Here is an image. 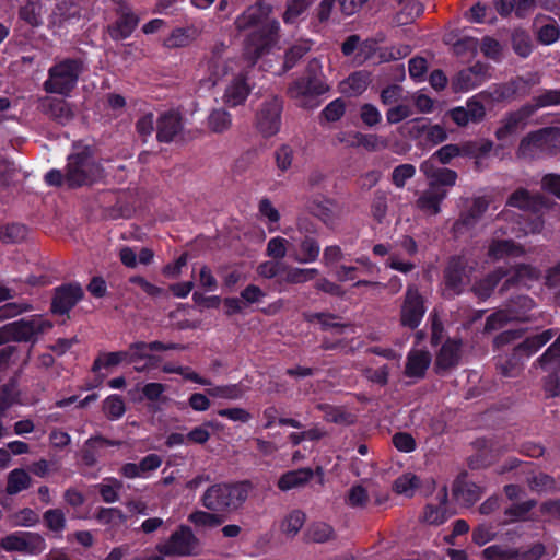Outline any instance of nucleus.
<instances>
[{
    "instance_id": "1",
    "label": "nucleus",
    "mask_w": 560,
    "mask_h": 560,
    "mask_svg": "<svg viewBox=\"0 0 560 560\" xmlns=\"http://www.w3.org/2000/svg\"><path fill=\"white\" fill-rule=\"evenodd\" d=\"M271 7L258 1L240 14L234 25L237 32L253 31L245 39L244 56L253 65L278 42L280 23L277 20L266 21Z\"/></svg>"
},
{
    "instance_id": "2",
    "label": "nucleus",
    "mask_w": 560,
    "mask_h": 560,
    "mask_svg": "<svg viewBox=\"0 0 560 560\" xmlns=\"http://www.w3.org/2000/svg\"><path fill=\"white\" fill-rule=\"evenodd\" d=\"M103 173L102 165L95 160L93 148L74 142L72 152L67 156L65 173L61 170L51 168L45 174L44 180L51 187L66 185L69 189H78L100 182Z\"/></svg>"
},
{
    "instance_id": "3",
    "label": "nucleus",
    "mask_w": 560,
    "mask_h": 560,
    "mask_svg": "<svg viewBox=\"0 0 560 560\" xmlns=\"http://www.w3.org/2000/svg\"><path fill=\"white\" fill-rule=\"evenodd\" d=\"M330 86L325 80L322 63L317 58L307 62L304 73L288 86V95L300 107L313 109L319 105L317 97L326 94Z\"/></svg>"
},
{
    "instance_id": "4",
    "label": "nucleus",
    "mask_w": 560,
    "mask_h": 560,
    "mask_svg": "<svg viewBox=\"0 0 560 560\" xmlns=\"http://www.w3.org/2000/svg\"><path fill=\"white\" fill-rule=\"evenodd\" d=\"M250 490L249 481L215 483L201 497L202 505L214 512H231L243 505Z\"/></svg>"
},
{
    "instance_id": "5",
    "label": "nucleus",
    "mask_w": 560,
    "mask_h": 560,
    "mask_svg": "<svg viewBox=\"0 0 560 560\" xmlns=\"http://www.w3.org/2000/svg\"><path fill=\"white\" fill-rule=\"evenodd\" d=\"M83 71L84 62L81 58H65L48 69V78L43 88L47 93L69 96Z\"/></svg>"
},
{
    "instance_id": "6",
    "label": "nucleus",
    "mask_w": 560,
    "mask_h": 560,
    "mask_svg": "<svg viewBox=\"0 0 560 560\" xmlns=\"http://www.w3.org/2000/svg\"><path fill=\"white\" fill-rule=\"evenodd\" d=\"M534 300L524 294L511 296L504 307L490 314L485 323V330L491 331L502 328L510 322H527L535 307Z\"/></svg>"
},
{
    "instance_id": "7",
    "label": "nucleus",
    "mask_w": 560,
    "mask_h": 560,
    "mask_svg": "<svg viewBox=\"0 0 560 560\" xmlns=\"http://www.w3.org/2000/svg\"><path fill=\"white\" fill-rule=\"evenodd\" d=\"M51 325L39 316H31L8 323L0 327V346L10 341L35 343L38 336Z\"/></svg>"
},
{
    "instance_id": "8",
    "label": "nucleus",
    "mask_w": 560,
    "mask_h": 560,
    "mask_svg": "<svg viewBox=\"0 0 560 560\" xmlns=\"http://www.w3.org/2000/svg\"><path fill=\"white\" fill-rule=\"evenodd\" d=\"M427 312L424 296L416 284H408L402 303L400 305V325L410 330H416Z\"/></svg>"
},
{
    "instance_id": "9",
    "label": "nucleus",
    "mask_w": 560,
    "mask_h": 560,
    "mask_svg": "<svg viewBox=\"0 0 560 560\" xmlns=\"http://www.w3.org/2000/svg\"><path fill=\"white\" fill-rule=\"evenodd\" d=\"M282 110L283 102L278 96H271L260 104L256 112L255 126L264 138H270L280 131Z\"/></svg>"
},
{
    "instance_id": "10",
    "label": "nucleus",
    "mask_w": 560,
    "mask_h": 560,
    "mask_svg": "<svg viewBox=\"0 0 560 560\" xmlns=\"http://www.w3.org/2000/svg\"><path fill=\"white\" fill-rule=\"evenodd\" d=\"M198 548L199 539L187 525H180L165 542L156 547L158 551L166 557L194 556L197 555Z\"/></svg>"
},
{
    "instance_id": "11",
    "label": "nucleus",
    "mask_w": 560,
    "mask_h": 560,
    "mask_svg": "<svg viewBox=\"0 0 560 560\" xmlns=\"http://www.w3.org/2000/svg\"><path fill=\"white\" fill-rule=\"evenodd\" d=\"M84 299V290L80 282L70 281L54 288L50 312L58 316H69L71 310Z\"/></svg>"
},
{
    "instance_id": "12",
    "label": "nucleus",
    "mask_w": 560,
    "mask_h": 560,
    "mask_svg": "<svg viewBox=\"0 0 560 560\" xmlns=\"http://www.w3.org/2000/svg\"><path fill=\"white\" fill-rule=\"evenodd\" d=\"M0 547L7 551L39 555L46 547L45 538L33 532H15L7 535L0 541Z\"/></svg>"
},
{
    "instance_id": "13",
    "label": "nucleus",
    "mask_w": 560,
    "mask_h": 560,
    "mask_svg": "<svg viewBox=\"0 0 560 560\" xmlns=\"http://www.w3.org/2000/svg\"><path fill=\"white\" fill-rule=\"evenodd\" d=\"M467 277V259L464 256H452L443 271L444 296L453 299L464 292Z\"/></svg>"
},
{
    "instance_id": "14",
    "label": "nucleus",
    "mask_w": 560,
    "mask_h": 560,
    "mask_svg": "<svg viewBox=\"0 0 560 560\" xmlns=\"http://www.w3.org/2000/svg\"><path fill=\"white\" fill-rule=\"evenodd\" d=\"M535 148L548 154L560 151V127H545L526 135L520 142V149Z\"/></svg>"
},
{
    "instance_id": "15",
    "label": "nucleus",
    "mask_w": 560,
    "mask_h": 560,
    "mask_svg": "<svg viewBox=\"0 0 560 560\" xmlns=\"http://www.w3.org/2000/svg\"><path fill=\"white\" fill-rule=\"evenodd\" d=\"M116 20L107 25V34L115 40L129 38L140 23L139 15L127 4L115 8Z\"/></svg>"
},
{
    "instance_id": "16",
    "label": "nucleus",
    "mask_w": 560,
    "mask_h": 560,
    "mask_svg": "<svg viewBox=\"0 0 560 560\" xmlns=\"http://www.w3.org/2000/svg\"><path fill=\"white\" fill-rule=\"evenodd\" d=\"M532 116V110L526 104L522 105L516 110L505 113L500 120V127L494 132L497 140L505 142L515 137L518 131L527 126L528 119Z\"/></svg>"
},
{
    "instance_id": "17",
    "label": "nucleus",
    "mask_w": 560,
    "mask_h": 560,
    "mask_svg": "<svg viewBox=\"0 0 560 560\" xmlns=\"http://www.w3.org/2000/svg\"><path fill=\"white\" fill-rule=\"evenodd\" d=\"M462 355V340L460 339H446L440 348L435 357L434 370L438 374L456 368L460 361Z\"/></svg>"
},
{
    "instance_id": "18",
    "label": "nucleus",
    "mask_w": 560,
    "mask_h": 560,
    "mask_svg": "<svg viewBox=\"0 0 560 560\" xmlns=\"http://www.w3.org/2000/svg\"><path fill=\"white\" fill-rule=\"evenodd\" d=\"M420 171L429 180V187L443 188L453 187L457 180V173L451 168L439 167L432 161H423L420 164Z\"/></svg>"
},
{
    "instance_id": "19",
    "label": "nucleus",
    "mask_w": 560,
    "mask_h": 560,
    "mask_svg": "<svg viewBox=\"0 0 560 560\" xmlns=\"http://www.w3.org/2000/svg\"><path fill=\"white\" fill-rule=\"evenodd\" d=\"M40 109L44 115L62 126L70 122L74 117L71 104L65 98L47 96L42 101Z\"/></svg>"
},
{
    "instance_id": "20",
    "label": "nucleus",
    "mask_w": 560,
    "mask_h": 560,
    "mask_svg": "<svg viewBox=\"0 0 560 560\" xmlns=\"http://www.w3.org/2000/svg\"><path fill=\"white\" fill-rule=\"evenodd\" d=\"M509 275L504 278L501 290H509L513 287H528L529 282L540 278V270L528 264H518L514 267H506Z\"/></svg>"
},
{
    "instance_id": "21",
    "label": "nucleus",
    "mask_w": 560,
    "mask_h": 560,
    "mask_svg": "<svg viewBox=\"0 0 560 560\" xmlns=\"http://www.w3.org/2000/svg\"><path fill=\"white\" fill-rule=\"evenodd\" d=\"M183 130V118L179 113L168 110L156 121V139L161 143H170Z\"/></svg>"
},
{
    "instance_id": "22",
    "label": "nucleus",
    "mask_w": 560,
    "mask_h": 560,
    "mask_svg": "<svg viewBox=\"0 0 560 560\" xmlns=\"http://www.w3.org/2000/svg\"><path fill=\"white\" fill-rule=\"evenodd\" d=\"M252 86L248 84L247 74L244 72L235 75L224 91L223 100L230 107L242 105L247 100Z\"/></svg>"
},
{
    "instance_id": "23",
    "label": "nucleus",
    "mask_w": 560,
    "mask_h": 560,
    "mask_svg": "<svg viewBox=\"0 0 560 560\" xmlns=\"http://www.w3.org/2000/svg\"><path fill=\"white\" fill-rule=\"evenodd\" d=\"M556 331L552 328L546 329L539 334L528 336L523 341L513 347L516 353L525 361L537 353L545 345H547Z\"/></svg>"
},
{
    "instance_id": "24",
    "label": "nucleus",
    "mask_w": 560,
    "mask_h": 560,
    "mask_svg": "<svg viewBox=\"0 0 560 560\" xmlns=\"http://www.w3.org/2000/svg\"><path fill=\"white\" fill-rule=\"evenodd\" d=\"M412 122L410 133L416 138L424 136L425 141L431 145H438L447 139V132L441 125H429L424 118H417Z\"/></svg>"
},
{
    "instance_id": "25",
    "label": "nucleus",
    "mask_w": 560,
    "mask_h": 560,
    "mask_svg": "<svg viewBox=\"0 0 560 560\" xmlns=\"http://www.w3.org/2000/svg\"><path fill=\"white\" fill-rule=\"evenodd\" d=\"M432 361L431 353L427 350L410 351L405 364L407 377L422 378Z\"/></svg>"
},
{
    "instance_id": "26",
    "label": "nucleus",
    "mask_w": 560,
    "mask_h": 560,
    "mask_svg": "<svg viewBox=\"0 0 560 560\" xmlns=\"http://www.w3.org/2000/svg\"><path fill=\"white\" fill-rule=\"evenodd\" d=\"M298 253L294 257L295 261L300 264L315 262L319 258L320 243L318 237L307 236L296 237Z\"/></svg>"
},
{
    "instance_id": "27",
    "label": "nucleus",
    "mask_w": 560,
    "mask_h": 560,
    "mask_svg": "<svg viewBox=\"0 0 560 560\" xmlns=\"http://www.w3.org/2000/svg\"><path fill=\"white\" fill-rule=\"evenodd\" d=\"M121 443L117 440H110L103 435H94L85 441L81 452V460L88 467H94L97 463V447L102 446H119Z\"/></svg>"
},
{
    "instance_id": "28",
    "label": "nucleus",
    "mask_w": 560,
    "mask_h": 560,
    "mask_svg": "<svg viewBox=\"0 0 560 560\" xmlns=\"http://www.w3.org/2000/svg\"><path fill=\"white\" fill-rule=\"evenodd\" d=\"M446 189L429 187L417 199V207L423 212L436 215L438 213H440L441 203L446 198Z\"/></svg>"
},
{
    "instance_id": "29",
    "label": "nucleus",
    "mask_w": 560,
    "mask_h": 560,
    "mask_svg": "<svg viewBox=\"0 0 560 560\" xmlns=\"http://www.w3.org/2000/svg\"><path fill=\"white\" fill-rule=\"evenodd\" d=\"M509 275L506 267L500 266L475 283L476 294L482 299L489 298L499 283Z\"/></svg>"
},
{
    "instance_id": "30",
    "label": "nucleus",
    "mask_w": 560,
    "mask_h": 560,
    "mask_svg": "<svg viewBox=\"0 0 560 560\" xmlns=\"http://www.w3.org/2000/svg\"><path fill=\"white\" fill-rule=\"evenodd\" d=\"M336 206L332 199H313L307 203L308 212L320 220L326 226L332 228L336 223V213L334 207Z\"/></svg>"
},
{
    "instance_id": "31",
    "label": "nucleus",
    "mask_w": 560,
    "mask_h": 560,
    "mask_svg": "<svg viewBox=\"0 0 560 560\" xmlns=\"http://www.w3.org/2000/svg\"><path fill=\"white\" fill-rule=\"evenodd\" d=\"M336 537L334 527L322 521L311 523L304 533L305 541L315 544H325L335 540Z\"/></svg>"
},
{
    "instance_id": "32",
    "label": "nucleus",
    "mask_w": 560,
    "mask_h": 560,
    "mask_svg": "<svg viewBox=\"0 0 560 560\" xmlns=\"http://www.w3.org/2000/svg\"><path fill=\"white\" fill-rule=\"evenodd\" d=\"M148 351H152L151 341H136L129 345L126 350L127 362L137 363L141 360H148L151 366H156L161 362V357L151 354Z\"/></svg>"
},
{
    "instance_id": "33",
    "label": "nucleus",
    "mask_w": 560,
    "mask_h": 560,
    "mask_svg": "<svg viewBox=\"0 0 560 560\" xmlns=\"http://www.w3.org/2000/svg\"><path fill=\"white\" fill-rule=\"evenodd\" d=\"M313 478L311 468H299L284 472L278 480V488L288 491L307 483Z\"/></svg>"
},
{
    "instance_id": "34",
    "label": "nucleus",
    "mask_w": 560,
    "mask_h": 560,
    "mask_svg": "<svg viewBox=\"0 0 560 560\" xmlns=\"http://www.w3.org/2000/svg\"><path fill=\"white\" fill-rule=\"evenodd\" d=\"M438 499L440 500L439 505L427 504L423 512V520L428 524L431 525H440L443 524L447 520L446 515V502H447V491L446 488H443L438 493Z\"/></svg>"
},
{
    "instance_id": "35",
    "label": "nucleus",
    "mask_w": 560,
    "mask_h": 560,
    "mask_svg": "<svg viewBox=\"0 0 560 560\" xmlns=\"http://www.w3.org/2000/svg\"><path fill=\"white\" fill-rule=\"evenodd\" d=\"M524 362L525 361L520 357L518 353H516L515 349L513 348L511 353L504 357H499L497 362V370L499 374L504 377H516L523 370Z\"/></svg>"
},
{
    "instance_id": "36",
    "label": "nucleus",
    "mask_w": 560,
    "mask_h": 560,
    "mask_svg": "<svg viewBox=\"0 0 560 560\" xmlns=\"http://www.w3.org/2000/svg\"><path fill=\"white\" fill-rule=\"evenodd\" d=\"M197 37V30L194 26L175 27L164 39L166 48H183L189 46Z\"/></svg>"
},
{
    "instance_id": "37",
    "label": "nucleus",
    "mask_w": 560,
    "mask_h": 560,
    "mask_svg": "<svg viewBox=\"0 0 560 560\" xmlns=\"http://www.w3.org/2000/svg\"><path fill=\"white\" fill-rule=\"evenodd\" d=\"M489 200L481 196L472 199L471 205L468 209L463 212L457 221V224H462L464 226L474 225L488 210Z\"/></svg>"
},
{
    "instance_id": "38",
    "label": "nucleus",
    "mask_w": 560,
    "mask_h": 560,
    "mask_svg": "<svg viewBox=\"0 0 560 560\" xmlns=\"http://www.w3.org/2000/svg\"><path fill=\"white\" fill-rule=\"evenodd\" d=\"M32 485V478L23 468H14L8 474L5 492L15 495L27 490Z\"/></svg>"
},
{
    "instance_id": "39",
    "label": "nucleus",
    "mask_w": 560,
    "mask_h": 560,
    "mask_svg": "<svg viewBox=\"0 0 560 560\" xmlns=\"http://www.w3.org/2000/svg\"><path fill=\"white\" fill-rule=\"evenodd\" d=\"M493 148L491 140H470L458 144L459 156L480 159L488 155Z\"/></svg>"
},
{
    "instance_id": "40",
    "label": "nucleus",
    "mask_w": 560,
    "mask_h": 560,
    "mask_svg": "<svg viewBox=\"0 0 560 560\" xmlns=\"http://www.w3.org/2000/svg\"><path fill=\"white\" fill-rule=\"evenodd\" d=\"M521 246L513 240H493L488 248V256L492 260H500L508 256H514L521 253Z\"/></svg>"
},
{
    "instance_id": "41",
    "label": "nucleus",
    "mask_w": 560,
    "mask_h": 560,
    "mask_svg": "<svg viewBox=\"0 0 560 560\" xmlns=\"http://www.w3.org/2000/svg\"><path fill=\"white\" fill-rule=\"evenodd\" d=\"M560 105V89L555 90H541L539 94L535 95L530 102L526 103L534 115L540 108L549 107V106H559Z\"/></svg>"
},
{
    "instance_id": "42",
    "label": "nucleus",
    "mask_w": 560,
    "mask_h": 560,
    "mask_svg": "<svg viewBox=\"0 0 560 560\" xmlns=\"http://www.w3.org/2000/svg\"><path fill=\"white\" fill-rule=\"evenodd\" d=\"M535 366H539L545 372H548L549 374L544 378V390L546 393V397L548 398H555L560 395V370L545 366L542 363L539 362V357L534 362Z\"/></svg>"
},
{
    "instance_id": "43",
    "label": "nucleus",
    "mask_w": 560,
    "mask_h": 560,
    "mask_svg": "<svg viewBox=\"0 0 560 560\" xmlns=\"http://www.w3.org/2000/svg\"><path fill=\"white\" fill-rule=\"evenodd\" d=\"M19 382L16 377H11L0 387V412H5L19 398Z\"/></svg>"
},
{
    "instance_id": "44",
    "label": "nucleus",
    "mask_w": 560,
    "mask_h": 560,
    "mask_svg": "<svg viewBox=\"0 0 560 560\" xmlns=\"http://www.w3.org/2000/svg\"><path fill=\"white\" fill-rule=\"evenodd\" d=\"M28 229L22 223L0 225V241L4 244L20 243L26 238Z\"/></svg>"
},
{
    "instance_id": "45",
    "label": "nucleus",
    "mask_w": 560,
    "mask_h": 560,
    "mask_svg": "<svg viewBox=\"0 0 560 560\" xmlns=\"http://www.w3.org/2000/svg\"><path fill=\"white\" fill-rule=\"evenodd\" d=\"M283 272V281L291 284H300L313 280L319 271L316 268H299L284 265Z\"/></svg>"
},
{
    "instance_id": "46",
    "label": "nucleus",
    "mask_w": 560,
    "mask_h": 560,
    "mask_svg": "<svg viewBox=\"0 0 560 560\" xmlns=\"http://www.w3.org/2000/svg\"><path fill=\"white\" fill-rule=\"evenodd\" d=\"M232 126V115L224 108H214L208 116V127L214 133H223Z\"/></svg>"
},
{
    "instance_id": "47",
    "label": "nucleus",
    "mask_w": 560,
    "mask_h": 560,
    "mask_svg": "<svg viewBox=\"0 0 560 560\" xmlns=\"http://www.w3.org/2000/svg\"><path fill=\"white\" fill-rule=\"evenodd\" d=\"M454 495L467 505L475 504L481 497V488L474 482H462L454 487Z\"/></svg>"
},
{
    "instance_id": "48",
    "label": "nucleus",
    "mask_w": 560,
    "mask_h": 560,
    "mask_svg": "<svg viewBox=\"0 0 560 560\" xmlns=\"http://www.w3.org/2000/svg\"><path fill=\"white\" fill-rule=\"evenodd\" d=\"M371 83V74L368 71H355L351 73L343 82L345 91H350L354 95L362 94Z\"/></svg>"
},
{
    "instance_id": "49",
    "label": "nucleus",
    "mask_w": 560,
    "mask_h": 560,
    "mask_svg": "<svg viewBox=\"0 0 560 560\" xmlns=\"http://www.w3.org/2000/svg\"><path fill=\"white\" fill-rule=\"evenodd\" d=\"M315 0H288L287 9L282 15L285 24H294Z\"/></svg>"
},
{
    "instance_id": "50",
    "label": "nucleus",
    "mask_w": 560,
    "mask_h": 560,
    "mask_svg": "<svg viewBox=\"0 0 560 560\" xmlns=\"http://www.w3.org/2000/svg\"><path fill=\"white\" fill-rule=\"evenodd\" d=\"M19 18L32 27L42 25V4L39 2L28 0L20 8Z\"/></svg>"
},
{
    "instance_id": "51",
    "label": "nucleus",
    "mask_w": 560,
    "mask_h": 560,
    "mask_svg": "<svg viewBox=\"0 0 560 560\" xmlns=\"http://www.w3.org/2000/svg\"><path fill=\"white\" fill-rule=\"evenodd\" d=\"M103 411L107 419L118 420L126 412V405L120 395L113 394L103 401Z\"/></svg>"
},
{
    "instance_id": "52",
    "label": "nucleus",
    "mask_w": 560,
    "mask_h": 560,
    "mask_svg": "<svg viewBox=\"0 0 560 560\" xmlns=\"http://www.w3.org/2000/svg\"><path fill=\"white\" fill-rule=\"evenodd\" d=\"M537 197L530 195L526 188H517L508 198L506 206L518 208L521 210H529L535 207Z\"/></svg>"
},
{
    "instance_id": "53",
    "label": "nucleus",
    "mask_w": 560,
    "mask_h": 560,
    "mask_svg": "<svg viewBox=\"0 0 560 560\" xmlns=\"http://www.w3.org/2000/svg\"><path fill=\"white\" fill-rule=\"evenodd\" d=\"M125 361L127 362V354L125 351L103 352L94 360L92 371L96 373L102 369L116 366Z\"/></svg>"
},
{
    "instance_id": "54",
    "label": "nucleus",
    "mask_w": 560,
    "mask_h": 560,
    "mask_svg": "<svg viewBox=\"0 0 560 560\" xmlns=\"http://www.w3.org/2000/svg\"><path fill=\"white\" fill-rule=\"evenodd\" d=\"M482 83L469 68L460 70L453 80V89L456 92H467L480 86Z\"/></svg>"
},
{
    "instance_id": "55",
    "label": "nucleus",
    "mask_w": 560,
    "mask_h": 560,
    "mask_svg": "<svg viewBox=\"0 0 560 560\" xmlns=\"http://www.w3.org/2000/svg\"><path fill=\"white\" fill-rule=\"evenodd\" d=\"M95 518L103 525H121L127 521V515L118 508H98Z\"/></svg>"
},
{
    "instance_id": "56",
    "label": "nucleus",
    "mask_w": 560,
    "mask_h": 560,
    "mask_svg": "<svg viewBox=\"0 0 560 560\" xmlns=\"http://www.w3.org/2000/svg\"><path fill=\"white\" fill-rule=\"evenodd\" d=\"M207 393L211 397L237 400L244 396L245 390L241 384H229L214 386Z\"/></svg>"
},
{
    "instance_id": "57",
    "label": "nucleus",
    "mask_w": 560,
    "mask_h": 560,
    "mask_svg": "<svg viewBox=\"0 0 560 560\" xmlns=\"http://www.w3.org/2000/svg\"><path fill=\"white\" fill-rule=\"evenodd\" d=\"M107 483L97 485L98 493L105 503H115L119 500V491L122 489V481L116 478H108Z\"/></svg>"
},
{
    "instance_id": "58",
    "label": "nucleus",
    "mask_w": 560,
    "mask_h": 560,
    "mask_svg": "<svg viewBox=\"0 0 560 560\" xmlns=\"http://www.w3.org/2000/svg\"><path fill=\"white\" fill-rule=\"evenodd\" d=\"M420 486V478L413 474H404L399 476L393 485V489L398 494L411 497L415 489Z\"/></svg>"
},
{
    "instance_id": "59",
    "label": "nucleus",
    "mask_w": 560,
    "mask_h": 560,
    "mask_svg": "<svg viewBox=\"0 0 560 560\" xmlns=\"http://www.w3.org/2000/svg\"><path fill=\"white\" fill-rule=\"evenodd\" d=\"M535 500H527L522 503L512 504L504 510V514L508 517L505 523H513L525 520L527 514L532 511V509L535 508Z\"/></svg>"
},
{
    "instance_id": "60",
    "label": "nucleus",
    "mask_w": 560,
    "mask_h": 560,
    "mask_svg": "<svg viewBox=\"0 0 560 560\" xmlns=\"http://www.w3.org/2000/svg\"><path fill=\"white\" fill-rule=\"evenodd\" d=\"M537 40L542 45H551L560 37V28L553 19L549 18V22L538 27L536 32Z\"/></svg>"
},
{
    "instance_id": "61",
    "label": "nucleus",
    "mask_w": 560,
    "mask_h": 560,
    "mask_svg": "<svg viewBox=\"0 0 560 560\" xmlns=\"http://www.w3.org/2000/svg\"><path fill=\"white\" fill-rule=\"evenodd\" d=\"M43 520L46 527L54 533H60L66 528V516L61 509H49L45 511Z\"/></svg>"
},
{
    "instance_id": "62",
    "label": "nucleus",
    "mask_w": 560,
    "mask_h": 560,
    "mask_svg": "<svg viewBox=\"0 0 560 560\" xmlns=\"http://www.w3.org/2000/svg\"><path fill=\"white\" fill-rule=\"evenodd\" d=\"M353 145L362 147L368 151H376L381 147H384V141L375 133H363L360 131H355L352 135Z\"/></svg>"
},
{
    "instance_id": "63",
    "label": "nucleus",
    "mask_w": 560,
    "mask_h": 560,
    "mask_svg": "<svg viewBox=\"0 0 560 560\" xmlns=\"http://www.w3.org/2000/svg\"><path fill=\"white\" fill-rule=\"evenodd\" d=\"M346 112V103L341 97L328 103L320 113V116L328 122H336L341 119Z\"/></svg>"
},
{
    "instance_id": "64",
    "label": "nucleus",
    "mask_w": 560,
    "mask_h": 560,
    "mask_svg": "<svg viewBox=\"0 0 560 560\" xmlns=\"http://www.w3.org/2000/svg\"><path fill=\"white\" fill-rule=\"evenodd\" d=\"M306 515L300 510L292 511L282 523V530L287 535L295 536L304 525Z\"/></svg>"
}]
</instances>
